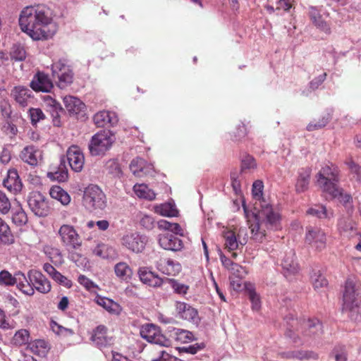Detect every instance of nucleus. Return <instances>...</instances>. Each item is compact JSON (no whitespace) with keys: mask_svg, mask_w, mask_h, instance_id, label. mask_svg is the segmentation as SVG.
<instances>
[{"mask_svg":"<svg viewBox=\"0 0 361 361\" xmlns=\"http://www.w3.org/2000/svg\"><path fill=\"white\" fill-rule=\"evenodd\" d=\"M21 30L33 40H46L57 32L52 10L44 4L25 7L19 16Z\"/></svg>","mask_w":361,"mask_h":361,"instance_id":"f257e3e1","label":"nucleus"},{"mask_svg":"<svg viewBox=\"0 0 361 361\" xmlns=\"http://www.w3.org/2000/svg\"><path fill=\"white\" fill-rule=\"evenodd\" d=\"M264 185L262 181L253 183L252 193L255 203L254 216L256 222L250 226L252 238L257 242H262L267 235V230H277L280 227V216L274 211L272 205L262 197Z\"/></svg>","mask_w":361,"mask_h":361,"instance_id":"f03ea898","label":"nucleus"},{"mask_svg":"<svg viewBox=\"0 0 361 361\" xmlns=\"http://www.w3.org/2000/svg\"><path fill=\"white\" fill-rule=\"evenodd\" d=\"M286 322L285 335L298 345H302L310 339L319 337L323 333L322 324L317 319L299 322L293 315H289L286 317Z\"/></svg>","mask_w":361,"mask_h":361,"instance_id":"7ed1b4c3","label":"nucleus"},{"mask_svg":"<svg viewBox=\"0 0 361 361\" xmlns=\"http://www.w3.org/2000/svg\"><path fill=\"white\" fill-rule=\"evenodd\" d=\"M361 310V281L355 276L348 277L343 290L342 311L350 314L351 318Z\"/></svg>","mask_w":361,"mask_h":361,"instance_id":"20e7f679","label":"nucleus"},{"mask_svg":"<svg viewBox=\"0 0 361 361\" xmlns=\"http://www.w3.org/2000/svg\"><path fill=\"white\" fill-rule=\"evenodd\" d=\"M316 177L317 183L323 192L326 193L338 192V183L340 180V171L337 166L332 163L325 164Z\"/></svg>","mask_w":361,"mask_h":361,"instance_id":"39448f33","label":"nucleus"},{"mask_svg":"<svg viewBox=\"0 0 361 361\" xmlns=\"http://www.w3.org/2000/svg\"><path fill=\"white\" fill-rule=\"evenodd\" d=\"M116 140L114 134L109 130H102L94 134L88 145L92 156H103L109 151Z\"/></svg>","mask_w":361,"mask_h":361,"instance_id":"423d86ee","label":"nucleus"},{"mask_svg":"<svg viewBox=\"0 0 361 361\" xmlns=\"http://www.w3.org/2000/svg\"><path fill=\"white\" fill-rule=\"evenodd\" d=\"M51 75L57 87L66 89L73 82V73L69 66L62 61H59L51 65Z\"/></svg>","mask_w":361,"mask_h":361,"instance_id":"0eeeda50","label":"nucleus"},{"mask_svg":"<svg viewBox=\"0 0 361 361\" xmlns=\"http://www.w3.org/2000/svg\"><path fill=\"white\" fill-rule=\"evenodd\" d=\"M83 202L91 210L104 209L106 205V195L97 185H90L84 192Z\"/></svg>","mask_w":361,"mask_h":361,"instance_id":"6e6552de","label":"nucleus"},{"mask_svg":"<svg viewBox=\"0 0 361 361\" xmlns=\"http://www.w3.org/2000/svg\"><path fill=\"white\" fill-rule=\"evenodd\" d=\"M140 334L142 338L149 343L169 347L171 345V340L163 335L160 329L153 324H146L142 326Z\"/></svg>","mask_w":361,"mask_h":361,"instance_id":"1a4fd4ad","label":"nucleus"},{"mask_svg":"<svg viewBox=\"0 0 361 361\" xmlns=\"http://www.w3.org/2000/svg\"><path fill=\"white\" fill-rule=\"evenodd\" d=\"M62 244L71 249L78 250L82 245V241L78 232L73 226L62 225L58 232Z\"/></svg>","mask_w":361,"mask_h":361,"instance_id":"9d476101","label":"nucleus"},{"mask_svg":"<svg viewBox=\"0 0 361 361\" xmlns=\"http://www.w3.org/2000/svg\"><path fill=\"white\" fill-rule=\"evenodd\" d=\"M31 211L37 216L44 217L49 213V207L45 197L39 192H32L27 199Z\"/></svg>","mask_w":361,"mask_h":361,"instance_id":"9b49d317","label":"nucleus"},{"mask_svg":"<svg viewBox=\"0 0 361 361\" xmlns=\"http://www.w3.org/2000/svg\"><path fill=\"white\" fill-rule=\"evenodd\" d=\"M121 242L127 250L135 253H140L145 247L147 238L138 233H132L124 235Z\"/></svg>","mask_w":361,"mask_h":361,"instance_id":"f8f14e48","label":"nucleus"},{"mask_svg":"<svg viewBox=\"0 0 361 361\" xmlns=\"http://www.w3.org/2000/svg\"><path fill=\"white\" fill-rule=\"evenodd\" d=\"M305 241L316 250H322L326 245V233L320 228L308 226L306 228Z\"/></svg>","mask_w":361,"mask_h":361,"instance_id":"ddd939ff","label":"nucleus"},{"mask_svg":"<svg viewBox=\"0 0 361 361\" xmlns=\"http://www.w3.org/2000/svg\"><path fill=\"white\" fill-rule=\"evenodd\" d=\"M27 277L34 290H36L44 294L50 292L51 283L41 271L31 269L27 272Z\"/></svg>","mask_w":361,"mask_h":361,"instance_id":"4468645a","label":"nucleus"},{"mask_svg":"<svg viewBox=\"0 0 361 361\" xmlns=\"http://www.w3.org/2000/svg\"><path fill=\"white\" fill-rule=\"evenodd\" d=\"M30 86L35 92H49L53 89L54 84L47 74L38 71L34 75Z\"/></svg>","mask_w":361,"mask_h":361,"instance_id":"2eb2a0df","label":"nucleus"},{"mask_svg":"<svg viewBox=\"0 0 361 361\" xmlns=\"http://www.w3.org/2000/svg\"><path fill=\"white\" fill-rule=\"evenodd\" d=\"M107 331L108 329L104 325H99L94 329L90 336L92 344L99 349L110 345L112 339L107 336Z\"/></svg>","mask_w":361,"mask_h":361,"instance_id":"dca6fc26","label":"nucleus"},{"mask_svg":"<svg viewBox=\"0 0 361 361\" xmlns=\"http://www.w3.org/2000/svg\"><path fill=\"white\" fill-rule=\"evenodd\" d=\"M66 157L73 171L75 172L82 171L85 163V157L78 146L73 145L70 147L67 150Z\"/></svg>","mask_w":361,"mask_h":361,"instance_id":"f3484780","label":"nucleus"},{"mask_svg":"<svg viewBox=\"0 0 361 361\" xmlns=\"http://www.w3.org/2000/svg\"><path fill=\"white\" fill-rule=\"evenodd\" d=\"M159 244L164 250L171 251H179L183 247L182 240L173 233H165L159 235Z\"/></svg>","mask_w":361,"mask_h":361,"instance_id":"a211bd4d","label":"nucleus"},{"mask_svg":"<svg viewBox=\"0 0 361 361\" xmlns=\"http://www.w3.org/2000/svg\"><path fill=\"white\" fill-rule=\"evenodd\" d=\"M176 310L180 318L195 324L198 323L200 320L198 312L196 309L190 305L185 302H177Z\"/></svg>","mask_w":361,"mask_h":361,"instance_id":"6ab92c4d","label":"nucleus"},{"mask_svg":"<svg viewBox=\"0 0 361 361\" xmlns=\"http://www.w3.org/2000/svg\"><path fill=\"white\" fill-rule=\"evenodd\" d=\"M11 95L21 107L27 106L32 98V91L21 85L14 87Z\"/></svg>","mask_w":361,"mask_h":361,"instance_id":"aec40b11","label":"nucleus"},{"mask_svg":"<svg viewBox=\"0 0 361 361\" xmlns=\"http://www.w3.org/2000/svg\"><path fill=\"white\" fill-rule=\"evenodd\" d=\"M138 276L143 283L152 287H160L164 283V279L160 278L147 267H140L138 269Z\"/></svg>","mask_w":361,"mask_h":361,"instance_id":"412c9836","label":"nucleus"},{"mask_svg":"<svg viewBox=\"0 0 361 361\" xmlns=\"http://www.w3.org/2000/svg\"><path fill=\"white\" fill-rule=\"evenodd\" d=\"M157 269L166 275L176 276L181 271L180 263L171 259L161 258L156 264Z\"/></svg>","mask_w":361,"mask_h":361,"instance_id":"4be33fe9","label":"nucleus"},{"mask_svg":"<svg viewBox=\"0 0 361 361\" xmlns=\"http://www.w3.org/2000/svg\"><path fill=\"white\" fill-rule=\"evenodd\" d=\"M44 100L49 109L48 111L51 116L54 126H60V116L61 114L63 111L61 104L50 96L44 97Z\"/></svg>","mask_w":361,"mask_h":361,"instance_id":"5701e85b","label":"nucleus"},{"mask_svg":"<svg viewBox=\"0 0 361 361\" xmlns=\"http://www.w3.org/2000/svg\"><path fill=\"white\" fill-rule=\"evenodd\" d=\"M132 173L138 177L149 175L153 171L152 165H147L146 161L140 157L133 159L130 164Z\"/></svg>","mask_w":361,"mask_h":361,"instance_id":"b1692460","label":"nucleus"},{"mask_svg":"<svg viewBox=\"0 0 361 361\" xmlns=\"http://www.w3.org/2000/svg\"><path fill=\"white\" fill-rule=\"evenodd\" d=\"M97 127H105L107 125L114 126L118 122V117L114 112L101 111L97 113L93 118Z\"/></svg>","mask_w":361,"mask_h":361,"instance_id":"393cba45","label":"nucleus"},{"mask_svg":"<svg viewBox=\"0 0 361 361\" xmlns=\"http://www.w3.org/2000/svg\"><path fill=\"white\" fill-rule=\"evenodd\" d=\"M3 184L10 192L16 193L22 189L23 185L16 169L8 171L7 178L4 180Z\"/></svg>","mask_w":361,"mask_h":361,"instance_id":"a878e982","label":"nucleus"},{"mask_svg":"<svg viewBox=\"0 0 361 361\" xmlns=\"http://www.w3.org/2000/svg\"><path fill=\"white\" fill-rule=\"evenodd\" d=\"M312 170L310 168H302L298 171V177L295 183V191L304 192L308 189Z\"/></svg>","mask_w":361,"mask_h":361,"instance_id":"bb28decb","label":"nucleus"},{"mask_svg":"<svg viewBox=\"0 0 361 361\" xmlns=\"http://www.w3.org/2000/svg\"><path fill=\"white\" fill-rule=\"evenodd\" d=\"M310 18L312 23L321 31L330 34L329 25L322 18L319 11L315 7H311L309 12Z\"/></svg>","mask_w":361,"mask_h":361,"instance_id":"cd10ccee","label":"nucleus"},{"mask_svg":"<svg viewBox=\"0 0 361 361\" xmlns=\"http://www.w3.org/2000/svg\"><path fill=\"white\" fill-rule=\"evenodd\" d=\"M63 103L68 112L73 114H79L85 107V104L80 99L73 96H66L63 98Z\"/></svg>","mask_w":361,"mask_h":361,"instance_id":"c85d7f7f","label":"nucleus"},{"mask_svg":"<svg viewBox=\"0 0 361 361\" xmlns=\"http://www.w3.org/2000/svg\"><path fill=\"white\" fill-rule=\"evenodd\" d=\"M94 255L103 259H115L118 256V253L113 247L104 244L99 243L92 250Z\"/></svg>","mask_w":361,"mask_h":361,"instance_id":"c756f323","label":"nucleus"},{"mask_svg":"<svg viewBox=\"0 0 361 361\" xmlns=\"http://www.w3.org/2000/svg\"><path fill=\"white\" fill-rule=\"evenodd\" d=\"M114 272L118 278L124 281H130L133 274L131 267L124 262H121L115 264Z\"/></svg>","mask_w":361,"mask_h":361,"instance_id":"7c9ffc66","label":"nucleus"},{"mask_svg":"<svg viewBox=\"0 0 361 361\" xmlns=\"http://www.w3.org/2000/svg\"><path fill=\"white\" fill-rule=\"evenodd\" d=\"M96 302L111 314H119L121 311V306L108 298L98 296L96 298Z\"/></svg>","mask_w":361,"mask_h":361,"instance_id":"2f4dec72","label":"nucleus"},{"mask_svg":"<svg viewBox=\"0 0 361 361\" xmlns=\"http://www.w3.org/2000/svg\"><path fill=\"white\" fill-rule=\"evenodd\" d=\"M283 355L286 358L298 359L300 360H317L319 357L318 354L312 350H293L285 353Z\"/></svg>","mask_w":361,"mask_h":361,"instance_id":"473e14b6","label":"nucleus"},{"mask_svg":"<svg viewBox=\"0 0 361 361\" xmlns=\"http://www.w3.org/2000/svg\"><path fill=\"white\" fill-rule=\"evenodd\" d=\"M169 333L172 338L180 343H188L193 340V334L187 330L173 328Z\"/></svg>","mask_w":361,"mask_h":361,"instance_id":"72a5a7b5","label":"nucleus"},{"mask_svg":"<svg viewBox=\"0 0 361 361\" xmlns=\"http://www.w3.org/2000/svg\"><path fill=\"white\" fill-rule=\"evenodd\" d=\"M133 191L139 198L148 200H153L155 199V193L145 184H135L133 187Z\"/></svg>","mask_w":361,"mask_h":361,"instance_id":"f704fd0d","label":"nucleus"},{"mask_svg":"<svg viewBox=\"0 0 361 361\" xmlns=\"http://www.w3.org/2000/svg\"><path fill=\"white\" fill-rule=\"evenodd\" d=\"M37 153L39 152L35 149L33 146H27L21 152L20 158L31 166H36L37 164Z\"/></svg>","mask_w":361,"mask_h":361,"instance_id":"c9c22d12","label":"nucleus"},{"mask_svg":"<svg viewBox=\"0 0 361 361\" xmlns=\"http://www.w3.org/2000/svg\"><path fill=\"white\" fill-rule=\"evenodd\" d=\"M339 232L344 235H351L355 228V223L349 218H341L338 223Z\"/></svg>","mask_w":361,"mask_h":361,"instance_id":"e433bc0d","label":"nucleus"},{"mask_svg":"<svg viewBox=\"0 0 361 361\" xmlns=\"http://www.w3.org/2000/svg\"><path fill=\"white\" fill-rule=\"evenodd\" d=\"M27 348L35 355H43L48 350V344L43 339H37L28 343Z\"/></svg>","mask_w":361,"mask_h":361,"instance_id":"4c0bfd02","label":"nucleus"},{"mask_svg":"<svg viewBox=\"0 0 361 361\" xmlns=\"http://www.w3.org/2000/svg\"><path fill=\"white\" fill-rule=\"evenodd\" d=\"M0 240L4 245H11L14 243V237L9 226L0 218Z\"/></svg>","mask_w":361,"mask_h":361,"instance_id":"58836bf2","label":"nucleus"},{"mask_svg":"<svg viewBox=\"0 0 361 361\" xmlns=\"http://www.w3.org/2000/svg\"><path fill=\"white\" fill-rule=\"evenodd\" d=\"M50 196L59 200L62 204L66 205L71 201L69 195L59 186H54L50 189Z\"/></svg>","mask_w":361,"mask_h":361,"instance_id":"ea45409f","label":"nucleus"},{"mask_svg":"<svg viewBox=\"0 0 361 361\" xmlns=\"http://www.w3.org/2000/svg\"><path fill=\"white\" fill-rule=\"evenodd\" d=\"M20 277H22L21 271H18L12 276L8 271L3 270L0 271V284L13 286L16 281L20 282Z\"/></svg>","mask_w":361,"mask_h":361,"instance_id":"a19ab883","label":"nucleus"},{"mask_svg":"<svg viewBox=\"0 0 361 361\" xmlns=\"http://www.w3.org/2000/svg\"><path fill=\"white\" fill-rule=\"evenodd\" d=\"M12 221L18 226H21L27 222V216L24 210L20 207L12 209Z\"/></svg>","mask_w":361,"mask_h":361,"instance_id":"79ce46f5","label":"nucleus"},{"mask_svg":"<svg viewBox=\"0 0 361 361\" xmlns=\"http://www.w3.org/2000/svg\"><path fill=\"white\" fill-rule=\"evenodd\" d=\"M47 176L51 180L64 182L68 178V171L63 164L61 163L56 171H49Z\"/></svg>","mask_w":361,"mask_h":361,"instance_id":"37998d69","label":"nucleus"},{"mask_svg":"<svg viewBox=\"0 0 361 361\" xmlns=\"http://www.w3.org/2000/svg\"><path fill=\"white\" fill-rule=\"evenodd\" d=\"M22 277H20V282L16 281L17 287L25 294L27 295H32L35 291L32 288L31 283L29 281V278L21 272Z\"/></svg>","mask_w":361,"mask_h":361,"instance_id":"c03bdc74","label":"nucleus"},{"mask_svg":"<svg viewBox=\"0 0 361 361\" xmlns=\"http://www.w3.org/2000/svg\"><path fill=\"white\" fill-rule=\"evenodd\" d=\"M158 226L160 229L170 231L174 234L183 235V230L180 226L177 223H171L166 220H161L158 221Z\"/></svg>","mask_w":361,"mask_h":361,"instance_id":"a18cd8bd","label":"nucleus"},{"mask_svg":"<svg viewBox=\"0 0 361 361\" xmlns=\"http://www.w3.org/2000/svg\"><path fill=\"white\" fill-rule=\"evenodd\" d=\"M30 338V333L27 329H20L16 332L13 337V342L16 345H23L28 344Z\"/></svg>","mask_w":361,"mask_h":361,"instance_id":"49530a36","label":"nucleus"},{"mask_svg":"<svg viewBox=\"0 0 361 361\" xmlns=\"http://www.w3.org/2000/svg\"><path fill=\"white\" fill-rule=\"evenodd\" d=\"M307 214L315 216L319 219H330L333 216L332 212H328L326 208L323 205H317L314 208L309 209Z\"/></svg>","mask_w":361,"mask_h":361,"instance_id":"de8ad7c7","label":"nucleus"},{"mask_svg":"<svg viewBox=\"0 0 361 361\" xmlns=\"http://www.w3.org/2000/svg\"><path fill=\"white\" fill-rule=\"evenodd\" d=\"M11 58L13 60L22 61L26 58V51L23 46L13 44L10 52Z\"/></svg>","mask_w":361,"mask_h":361,"instance_id":"09e8293b","label":"nucleus"},{"mask_svg":"<svg viewBox=\"0 0 361 361\" xmlns=\"http://www.w3.org/2000/svg\"><path fill=\"white\" fill-rule=\"evenodd\" d=\"M164 282L170 283L174 292L177 294L185 295L189 289L188 286L180 283L174 279L164 278Z\"/></svg>","mask_w":361,"mask_h":361,"instance_id":"8fccbe9b","label":"nucleus"},{"mask_svg":"<svg viewBox=\"0 0 361 361\" xmlns=\"http://www.w3.org/2000/svg\"><path fill=\"white\" fill-rule=\"evenodd\" d=\"M225 245L229 250H235L238 247V241L233 231H227L224 233Z\"/></svg>","mask_w":361,"mask_h":361,"instance_id":"3c124183","label":"nucleus"},{"mask_svg":"<svg viewBox=\"0 0 361 361\" xmlns=\"http://www.w3.org/2000/svg\"><path fill=\"white\" fill-rule=\"evenodd\" d=\"M105 170L114 177H119L121 174L120 165L115 159H109L106 161Z\"/></svg>","mask_w":361,"mask_h":361,"instance_id":"603ef678","label":"nucleus"},{"mask_svg":"<svg viewBox=\"0 0 361 361\" xmlns=\"http://www.w3.org/2000/svg\"><path fill=\"white\" fill-rule=\"evenodd\" d=\"M32 126H37V123L44 121L46 118L45 114L39 108H30L28 111Z\"/></svg>","mask_w":361,"mask_h":361,"instance_id":"864d4df0","label":"nucleus"},{"mask_svg":"<svg viewBox=\"0 0 361 361\" xmlns=\"http://www.w3.org/2000/svg\"><path fill=\"white\" fill-rule=\"evenodd\" d=\"M331 119V116L329 114H326L323 116L318 121H312L307 126V130L309 131H313L315 130L320 129L326 126L329 121Z\"/></svg>","mask_w":361,"mask_h":361,"instance_id":"5fc2aeb1","label":"nucleus"},{"mask_svg":"<svg viewBox=\"0 0 361 361\" xmlns=\"http://www.w3.org/2000/svg\"><path fill=\"white\" fill-rule=\"evenodd\" d=\"M312 281L314 289L317 290L327 286L328 281L326 278L319 273H314L312 276Z\"/></svg>","mask_w":361,"mask_h":361,"instance_id":"6e6d98bb","label":"nucleus"},{"mask_svg":"<svg viewBox=\"0 0 361 361\" xmlns=\"http://www.w3.org/2000/svg\"><path fill=\"white\" fill-rule=\"evenodd\" d=\"M348 166L350 172L353 174V178L361 184V166L357 165L352 159L345 162Z\"/></svg>","mask_w":361,"mask_h":361,"instance_id":"4d7b16f0","label":"nucleus"},{"mask_svg":"<svg viewBox=\"0 0 361 361\" xmlns=\"http://www.w3.org/2000/svg\"><path fill=\"white\" fill-rule=\"evenodd\" d=\"M140 224L147 230H152L154 227V219L150 215L142 214L140 216Z\"/></svg>","mask_w":361,"mask_h":361,"instance_id":"13d9d810","label":"nucleus"},{"mask_svg":"<svg viewBox=\"0 0 361 361\" xmlns=\"http://www.w3.org/2000/svg\"><path fill=\"white\" fill-rule=\"evenodd\" d=\"M338 194L337 192H329L328 194L333 198L338 199L340 202L343 204H346L352 200L351 196L348 193H343V189L339 186H338Z\"/></svg>","mask_w":361,"mask_h":361,"instance_id":"bf43d9fd","label":"nucleus"},{"mask_svg":"<svg viewBox=\"0 0 361 361\" xmlns=\"http://www.w3.org/2000/svg\"><path fill=\"white\" fill-rule=\"evenodd\" d=\"M336 361H346L347 352L345 346H336L333 350Z\"/></svg>","mask_w":361,"mask_h":361,"instance_id":"052dcab7","label":"nucleus"},{"mask_svg":"<svg viewBox=\"0 0 361 361\" xmlns=\"http://www.w3.org/2000/svg\"><path fill=\"white\" fill-rule=\"evenodd\" d=\"M282 267L284 269L290 273H295L298 269V265L296 262L289 257H286L282 262Z\"/></svg>","mask_w":361,"mask_h":361,"instance_id":"680f3d73","label":"nucleus"},{"mask_svg":"<svg viewBox=\"0 0 361 361\" xmlns=\"http://www.w3.org/2000/svg\"><path fill=\"white\" fill-rule=\"evenodd\" d=\"M257 166L256 161L253 157L247 154L245 155L241 162V170L244 171L246 169H255Z\"/></svg>","mask_w":361,"mask_h":361,"instance_id":"e2e57ef3","label":"nucleus"},{"mask_svg":"<svg viewBox=\"0 0 361 361\" xmlns=\"http://www.w3.org/2000/svg\"><path fill=\"white\" fill-rule=\"evenodd\" d=\"M248 298L252 302V309L258 310L260 308L259 296L252 288H247Z\"/></svg>","mask_w":361,"mask_h":361,"instance_id":"0e129e2a","label":"nucleus"},{"mask_svg":"<svg viewBox=\"0 0 361 361\" xmlns=\"http://www.w3.org/2000/svg\"><path fill=\"white\" fill-rule=\"evenodd\" d=\"M11 209V203L6 194L0 190V212L7 214Z\"/></svg>","mask_w":361,"mask_h":361,"instance_id":"69168bd1","label":"nucleus"},{"mask_svg":"<svg viewBox=\"0 0 361 361\" xmlns=\"http://www.w3.org/2000/svg\"><path fill=\"white\" fill-rule=\"evenodd\" d=\"M230 271L234 277H236L239 279L244 278L247 274L245 268L236 263L233 265Z\"/></svg>","mask_w":361,"mask_h":361,"instance_id":"338daca9","label":"nucleus"},{"mask_svg":"<svg viewBox=\"0 0 361 361\" xmlns=\"http://www.w3.org/2000/svg\"><path fill=\"white\" fill-rule=\"evenodd\" d=\"M160 214L164 216H176L178 211L171 204H164L161 207Z\"/></svg>","mask_w":361,"mask_h":361,"instance_id":"774afa93","label":"nucleus"}]
</instances>
